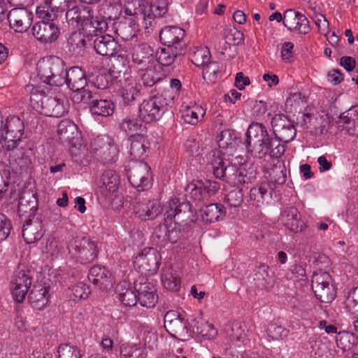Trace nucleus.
<instances>
[{
    "instance_id": "nucleus-49",
    "label": "nucleus",
    "mask_w": 358,
    "mask_h": 358,
    "mask_svg": "<svg viewBox=\"0 0 358 358\" xmlns=\"http://www.w3.org/2000/svg\"><path fill=\"white\" fill-rule=\"evenodd\" d=\"M24 123L17 115H10L6 119L5 124H3L2 130L21 135L24 134Z\"/></svg>"
},
{
    "instance_id": "nucleus-6",
    "label": "nucleus",
    "mask_w": 358,
    "mask_h": 358,
    "mask_svg": "<svg viewBox=\"0 0 358 358\" xmlns=\"http://www.w3.org/2000/svg\"><path fill=\"white\" fill-rule=\"evenodd\" d=\"M80 101L90 106V110L93 115L108 117L114 112L113 103L110 100L101 99L95 89L82 91Z\"/></svg>"
},
{
    "instance_id": "nucleus-23",
    "label": "nucleus",
    "mask_w": 358,
    "mask_h": 358,
    "mask_svg": "<svg viewBox=\"0 0 358 358\" xmlns=\"http://www.w3.org/2000/svg\"><path fill=\"white\" fill-rule=\"evenodd\" d=\"M65 83L69 89L72 91L78 92V94H76L78 99L80 100V94L85 89L87 85V78L85 73L78 66H73L69 69L66 73Z\"/></svg>"
},
{
    "instance_id": "nucleus-39",
    "label": "nucleus",
    "mask_w": 358,
    "mask_h": 358,
    "mask_svg": "<svg viewBox=\"0 0 358 358\" xmlns=\"http://www.w3.org/2000/svg\"><path fill=\"white\" fill-rule=\"evenodd\" d=\"M87 41L85 34L73 31L68 39V46L70 52L76 55H80L86 48Z\"/></svg>"
},
{
    "instance_id": "nucleus-45",
    "label": "nucleus",
    "mask_w": 358,
    "mask_h": 358,
    "mask_svg": "<svg viewBox=\"0 0 358 358\" xmlns=\"http://www.w3.org/2000/svg\"><path fill=\"white\" fill-rule=\"evenodd\" d=\"M139 94V89L135 80L129 79L125 81L122 89V96L125 103L130 104Z\"/></svg>"
},
{
    "instance_id": "nucleus-28",
    "label": "nucleus",
    "mask_w": 358,
    "mask_h": 358,
    "mask_svg": "<svg viewBox=\"0 0 358 358\" xmlns=\"http://www.w3.org/2000/svg\"><path fill=\"white\" fill-rule=\"evenodd\" d=\"M129 154L132 160L143 161L147 156L149 143L143 135H131L130 138Z\"/></svg>"
},
{
    "instance_id": "nucleus-21",
    "label": "nucleus",
    "mask_w": 358,
    "mask_h": 358,
    "mask_svg": "<svg viewBox=\"0 0 358 358\" xmlns=\"http://www.w3.org/2000/svg\"><path fill=\"white\" fill-rule=\"evenodd\" d=\"M88 279L101 290L110 289L114 285L111 272L107 268L100 265H95L90 269Z\"/></svg>"
},
{
    "instance_id": "nucleus-1",
    "label": "nucleus",
    "mask_w": 358,
    "mask_h": 358,
    "mask_svg": "<svg viewBox=\"0 0 358 358\" xmlns=\"http://www.w3.org/2000/svg\"><path fill=\"white\" fill-rule=\"evenodd\" d=\"M274 137L269 135L266 127L259 122H252L246 132L248 152L258 159L269 156L278 159L285 152L280 142L289 143L296 136V130L293 122L282 114H276L271 120Z\"/></svg>"
},
{
    "instance_id": "nucleus-25",
    "label": "nucleus",
    "mask_w": 358,
    "mask_h": 358,
    "mask_svg": "<svg viewBox=\"0 0 358 358\" xmlns=\"http://www.w3.org/2000/svg\"><path fill=\"white\" fill-rule=\"evenodd\" d=\"M131 57L137 70H142L144 67L153 64L152 63V50L146 43L134 46L131 52Z\"/></svg>"
},
{
    "instance_id": "nucleus-51",
    "label": "nucleus",
    "mask_w": 358,
    "mask_h": 358,
    "mask_svg": "<svg viewBox=\"0 0 358 358\" xmlns=\"http://www.w3.org/2000/svg\"><path fill=\"white\" fill-rule=\"evenodd\" d=\"M210 54L206 47L196 48L191 55V61L196 66H203L209 62Z\"/></svg>"
},
{
    "instance_id": "nucleus-40",
    "label": "nucleus",
    "mask_w": 358,
    "mask_h": 358,
    "mask_svg": "<svg viewBox=\"0 0 358 358\" xmlns=\"http://www.w3.org/2000/svg\"><path fill=\"white\" fill-rule=\"evenodd\" d=\"M187 208V203L180 202L179 199L176 197L171 198L165 206V221L176 218V216H178L182 212L185 213Z\"/></svg>"
},
{
    "instance_id": "nucleus-27",
    "label": "nucleus",
    "mask_w": 358,
    "mask_h": 358,
    "mask_svg": "<svg viewBox=\"0 0 358 358\" xmlns=\"http://www.w3.org/2000/svg\"><path fill=\"white\" fill-rule=\"evenodd\" d=\"M281 220L285 227L294 233L301 231L305 227L299 212L294 207L285 208L281 213Z\"/></svg>"
},
{
    "instance_id": "nucleus-29",
    "label": "nucleus",
    "mask_w": 358,
    "mask_h": 358,
    "mask_svg": "<svg viewBox=\"0 0 358 358\" xmlns=\"http://www.w3.org/2000/svg\"><path fill=\"white\" fill-rule=\"evenodd\" d=\"M43 236L42 222L37 218L25 222L22 228V236L27 244L35 243Z\"/></svg>"
},
{
    "instance_id": "nucleus-8",
    "label": "nucleus",
    "mask_w": 358,
    "mask_h": 358,
    "mask_svg": "<svg viewBox=\"0 0 358 358\" xmlns=\"http://www.w3.org/2000/svg\"><path fill=\"white\" fill-rule=\"evenodd\" d=\"M331 275L323 271H315L312 277L311 285L315 296L322 303H329L334 299L336 292L330 285Z\"/></svg>"
},
{
    "instance_id": "nucleus-7",
    "label": "nucleus",
    "mask_w": 358,
    "mask_h": 358,
    "mask_svg": "<svg viewBox=\"0 0 358 358\" xmlns=\"http://www.w3.org/2000/svg\"><path fill=\"white\" fill-rule=\"evenodd\" d=\"M128 180L138 191H144L151 186L150 167L143 161L132 162L127 170Z\"/></svg>"
},
{
    "instance_id": "nucleus-22",
    "label": "nucleus",
    "mask_w": 358,
    "mask_h": 358,
    "mask_svg": "<svg viewBox=\"0 0 358 358\" xmlns=\"http://www.w3.org/2000/svg\"><path fill=\"white\" fill-rule=\"evenodd\" d=\"M283 24L290 31L306 34L310 31L309 22L306 17L292 10H287L283 16Z\"/></svg>"
},
{
    "instance_id": "nucleus-50",
    "label": "nucleus",
    "mask_w": 358,
    "mask_h": 358,
    "mask_svg": "<svg viewBox=\"0 0 358 358\" xmlns=\"http://www.w3.org/2000/svg\"><path fill=\"white\" fill-rule=\"evenodd\" d=\"M69 297L75 301L86 299L90 294V287L83 282H78L69 287Z\"/></svg>"
},
{
    "instance_id": "nucleus-26",
    "label": "nucleus",
    "mask_w": 358,
    "mask_h": 358,
    "mask_svg": "<svg viewBox=\"0 0 358 358\" xmlns=\"http://www.w3.org/2000/svg\"><path fill=\"white\" fill-rule=\"evenodd\" d=\"M32 155V150L29 148L13 150L9 155L10 164L17 171H27L31 166Z\"/></svg>"
},
{
    "instance_id": "nucleus-30",
    "label": "nucleus",
    "mask_w": 358,
    "mask_h": 358,
    "mask_svg": "<svg viewBox=\"0 0 358 358\" xmlns=\"http://www.w3.org/2000/svg\"><path fill=\"white\" fill-rule=\"evenodd\" d=\"M250 201L256 207H260L268 203L271 198V187L268 182H262L250 190Z\"/></svg>"
},
{
    "instance_id": "nucleus-57",
    "label": "nucleus",
    "mask_w": 358,
    "mask_h": 358,
    "mask_svg": "<svg viewBox=\"0 0 358 358\" xmlns=\"http://www.w3.org/2000/svg\"><path fill=\"white\" fill-rule=\"evenodd\" d=\"M120 301L125 306H134L138 301L137 295L131 288H124L118 294Z\"/></svg>"
},
{
    "instance_id": "nucleus-36",
    "label": "nucleus",
    "mask_w": 358,
    "mask_h": 358,
    "mask_svg": "<svg viewBox=\"0 0 358 358\" xmlns=\"http://www.w3.org/2000/svg\"><path fill=\"white\" fill-rule=\"evenodd\" d=\"M340 127L345 129L348 134H353L358 126V108L352 107L343 113L339 118Z\"/></svg>"
},
{
    "instance_id": "nucleus-34",
    "label": "nucleus",
    "mask_w": 358,
    "mask_h": 358,
    "mask_svg": "<svg viewBox=\"0 0 358 358\" xmlns=\"http://www.w3.org/2000/svg\"><path fill=\"white\" fill-rule=\"evenodd\" d=\"M141 77V81L145 87H151L164 79L162 73L152 64L137 70Z\"/></svg>"
},
{
    "instance_id": "nucleus-20",
    "label": "nucleus",
    "mask_w": 358,
    "mask_h": 358,
    "mask_svg": "<svg viewBox=\"0 0 358 358\" xmlns=\"http://www.w3.org/2000/svg\"><path fill=\"white\" fill-rule=\"evenodd\" d=\"M94 36L93 45L95 52L101 56H110L117 53L120 48L115 38L109 34H102L101 31H96L90 34Z\"/></svg>"
},
{
    "instance_id": "nucleus-17",
    "label": "nucleus",
    "mask_w": 358,
    "mask_h": 358,
    "mask_svg": "<svg viewBox=\"0 0 358 358\" xmlns=\"http://www.w3.org/2000/svg\"><path fill=\"white\" fill-rule=\"evenodd\" d=\"M31 31L34 37L38 41L44 43H52L57 40L59 35V29L57 26L47 20L35 23Z\"/></svg>"
},
{
    "instance_id": "nucleus-48",
    "label": "nucleus",
    "mask_w": 358,
    "mask_h": 358,
    "mask_svg": "<svg viewBox=\"0 0 358 358\" xmlns=\"http://www.w3.org/2000/svg\"><path fill=\"white\" fill-rule=\"evenodd\" d=\"M162 282L164 287L170 291H178L180 285L178 275L171 269L163 271Z\"/></svg>"
},
{
    "instance_id": "nucleus-54",
    "label": "nucleus",
    "mask_w": 358,
    "mask_h": 358,
    "mask_svg": "<svg viewBox=\"0 0 358 358\" xmlns=\"http://www.w3.org/2000/svg\"><path fill=\"white\" fill-rule=\"evenodd\" d=\"M232 334L231 335V341L236 347L241 348L246 345L248 343L247 334L244 329L239 325H234L232 328Z\"/></svg>"
},
{
    "instance_id": "nucleus-9",
    "label": "nucleus",
    "mask_w": 358,
    "mask_h": 358,
    "mask_svg": "<svg viewBox=\"0 0 358 358\" xmlns=\"http://www.w3.org/2000/svg\"><path fill=\"white\" fill-rule=\"evenodd\" d=\"M167 103L162 96H155L144 100L138 108V117L142 121L150 123L157 121L164 114Z\"/></svg>"
},
{
    "instance_id": "nucleus-4",
    "label": "nucleus",
    "mask_w": 358,
    "mask_h": 358,
    "mask_svg": "<svg viewBox=\"0 0 358 358\" xmlns=\"http://www.w3.org/2000/svg\"><path fill=\"white\" fill-rule=\"evenodd\" d=\"M68 249L70 257L82 264L92 263L99 254L97 242L87 237L73 238L69 241Z\"/></svg>"
},
{
    "instance_id": "nucleus-37",
    "label": "nucleus",
    "mask_w": 358,
    "mask_h": 358,
    "mask_svg": "<svg viewBox=\"0 0 358 358\" xmlns=\"http://www.w3.org/2000/svg\"><path fill=\"white\" fill-rule=\"evenodd\" d=\"M110 71L113 76L117 77L121 73H124L129 66L127 55L123 52L115 53L110 55Z\"/></svg>"
},
{
    "instance_id": "nucleus-32",
    "label": "nucleus",
    "mask_w": 358,
    "mask_h": 358,
    "mask_svg": "<svg viewBox=\"0 0 358 358\" xmlns=\"http://www.w3.org/2000/svg\"><path fill=\"white\" fill-rule=\"evenodd\" d=\"M37 206V199L34 192L30 189L22 191L19 198L18 212L30 216L34 214Z\"/></svg>"
},
{
    "instance_id": "nucleus-12",
    "label": "nucleus",
    "mask_w": 358,
    "mask_h": 358,
    "mask_svg": "<svg viewBox=\"0 0 358 358\" xmlns=\"http://www.w3.org/2000/svg\"><path fill=\"white\" fill-rule=\"evenodd\" d=\"M160 255L153 248H144L134 261V266L140 272L155 273L159 266Z\"/></svg>"
},
{
    "instance_id": "nucleus-59",
    "label": "nucleus",
    "mask_w": 358,
    "mask_h": 358,
    "mask_svg": "<svg viewBox=\"0 0 358 358\" xmlns=\"http://www.w3.org/2000/svg\"><path fill=\"white\" fill-rule=\"evenodd\" d=\"M139 0H133L128 1L124 7L121 10V13L125 14L128 16H134L135 19L134 21L138 20L140 13H142L141 10L136 8V6H140Z\"/></svg>"
},
{
    "instance_id": "nucleus-10",
    "label": "nucleus",
    "mask_w": 358,
    "mask_h": 358,
    "mask_svg": "<svg viewBox=\"0 0 358 358\" xmlns=\"http://www.w3.org/2000/svg\"><path fill=\"white\" fill-rule=\"evenodd\" d=\"M219 189L220 184L216 181L210 180H197L187 185L185 189V196L194 201H204L214 195Z\"/></svg>"
},
{
    "instance_id": "nucleus-13",
    "label": "nucleus",
    "mask_w": 358,
    "mask_h": 358,
    "mask_svg": "<svg viewBox=\"0 0 358 358\" xmlns=\"http://www.w3.org/2000/svg\"><path fill=\"white\" fill-rule=\"evenodd\" d=\"M185 31L177 26H165L160 30L159 39L165 46L185 51Z\"/></svg>"
},
{
    "instance_id": "nucleus-16",
    "label": "nucleus",
    "mask_w": 358,
    "mask_h": 358,
    "mask_svg": "<svg viewBox=\"0 0 358 358\" xmlns=\"http://www.w3.org/2000/svg\"><path fill=\"white\" fill-rule=\"evenodd\" d=\"M31 285V278L28 271H18L15 272L11 281V289L13 299L21 303L24 299Z\"/></svg>"
},
{
    "instance_id": "nucleus-42",
    "label": "nucleus",
    "mask_w": 358,
    "mask_h": 358,
    "mask_svg": "<svg viewBox=\"0 0 358 358\" xmlns=\"http://www.w3.org/2000/svg\"><path fill=\"white\" fill-rule=\"evenodd\" d=\"M223 214V206L217 203L205 206L201 210V215L203 221L213 222L217 221Z\"/></svg>"
},
{
    "instance_id": "nucleus-5",
    "label": "nucleus",
    "mask_w": 358,
    "mask_h": 358,
    "mask_svg": "<svg viewBox=\"0 0 358 358\" xmlns=\"http://www.w3.org/2000/svg\"><path fill=\"white\" fill-rule=\"evenodd\" d=\"M64 100L41 92H34L30 96L31 107L41 114L50 117H58L65 114L66 110Z\"/></svg>"
},
{
    "instance_id": "nucleus-55",
    "label": "nucleus",
    "mask_w": 358,
    "mask_h": 358,
    "mask_svg": "<svg viewBox=\"0 0 358 358\" xmlns=\"http://www.w3.org/2000/svg\"><path fill=\"white\" fill-rule=\"evenodd\" d=\"M345 308L350 314L358 317V287L348 293L345 301Z\"/></svg>"
},
{
    "instance_id": "nucleus-38",
    "label": "nucleus",
    "mask_w": 358,
    "mask_h": 358,
    "mask_svg": "<svg viewBox=\"0 0 358 358\" xmlns=\"http://www.w3.org/2000/svg\"><path fill=\"white\" fill-rule=\"evenodd\" d=\"M231 175L230 178H227L226 182L234 186L248 184L255 179V175L252 174V172L248 175L245 169L238 168L236 165H234Z\"/></svg>"
},
{
    "instance_id": "nucleus-11",
    "label": "nucleus",
    "mask_w": 358,
    "mask_h": 358,
    "mask_svg": "<svg viewBox=\"0 0 358 358\" xmlns=\"http://www.w3.org/2000/svg\"><path fill=\"white\" fill-rule=\"evenodd\" d=\"M164 323L166 330L173 338L186 341L191 336L187 321L175 310L165 314Z\"/></svg>"
},
{
    "instance_id": "nucleus-15",
    "label": "nucleus",
    "mask_w": 358,
    "mask_h": 358,
    "mask_svg": "<svg viewBox=\"0 0 358 358\" xmlns=\"http://www.w3.org/2000/svg\"><path fill=\"white\" fill-rule=\"evenodd\" d=\"M162 210V207L157 200H136L133 203V213L141 220H154Z\"/></svg>"
},
{
    "instance_id": "nucleus-3",
    "label": "nucleus",
    "mask_w": 358,
    "mask_h": 358,
    "mask_svg": "<svg viewBox=\"0 0 358 358\" xmlns=\"http://www.w3.org/2000/svg\"><path fill=\"white\" fill-rule=\"evenodd\" d=\"M38 75L43 83L59 87L65 83L66 70L62 61L58 57L40 59L36 65Z\"/></svg>"
},
{
    "instance_id": "nucleus-2",
    "label": "nucleus",
    "mask_w": 358,
    "mask_h": 358,
    "mask_svg": "<svg viewBox=\"0 0 358 358\" xmlns=\"http://www.w3.org/2000/svg\"><path fill=\"white\" fill-rule=\"evenodd\" d=\"M66 22L74 28L82 27L85 34L96 31L103 32L108 29V23L102 17H94L93 10L83 5L73 6L66 13Z\"/></svg>"
},
{
    "instance_id": "nucleus-63",
    "label": "nucleus",
    "mask_w": 358,
    "mask_h": 358,
    "mask_svg": "<svg viewBox=\"0 0 358 358\" xmlns=\"http://www.w3.org/2000/svg\"><path fill=\"white\" fill-rule=\"evenodd\" d=\"M185 148L188 153L192 156L197 157L202 155V145L199 141L194 138L188 139L185 143Z\"/></svg>"
},
{
    "instance_id": "nucleus-41",
    "label": "nucleus",
    "mask_w": 358,
    "mask_h": 358,
    "mask_svg": "<svg viewBox=\"0 0 358 358\" xmlns=\"http://www.w3.org/2000/svg\"><path fill=\"white\" fill-rule=\"evenodd\" d=\"M206 114V109L199 105L187 106L183 110L182 117L184 121L188 124L194 125Z\"/></svg>"
},
{
    "instance_id": "nucleus-46",
    "label": "nucleus",
    "mask_w": 358,
    "mask_h": 358,
    "mask_svg": "<svg viewBox=\"0 0 358 358\" xmlns=\"http://www.w3.org/2000/svg\"><path fill=\"white\" fill-rule=\"evenodd\" d=\"M193 331L205 339L210 340L215 338L217 331L212 324L203 320L196 321L193 325Z\"/></svg>"
},
{
    "instance_id": "nucleus-58",
    "label": "nucleus",
    "mask_w": 358,
    "mask_h": 358,
    "mask_svg": "<svg viewBox=\"0 0 358 358\" xmlns=\"http://www.w3.org/2000/svg\"><path fill=\"white\" fill-rule=\"evenodd\" d=\"M10 184V171L4 164H0V199Z\"/></svg>"
},
{
    "instance_id": "nucleus-24",
    "label": "nucleus",
    "mask_w": 358,
    "mask_h": 358,
    "mask_svg": "<svg viewBox=\"0 0 358 358\" xmlns=\"http://www.w3.org/2000/svg\"><path fill=\"white\" fill-rule=\"evenodd\" d=\"M59 139L71 145L72 148H78L80 145V134L76 125L69 120H62L58 125L57 129Z\"/></svg>"
},
{
    "instance_id": "nucleus-19",
    "label": "nucleus",
    "mask_w": 358,
    "mask_h": 358,
    "mask_svg": "<svg viewBox=\"0 0 358 358\" xmlns=\"http://www.w3.org/2000/svg\"><path fill=\"white\" fill-rule=\"evenodd\" d=\"M134 288L138 293V301L142 306L148 308L155 306L158 296L156 289L151 282L142 279L141 282H135Z\"/></svg>"
},
{
    "instance_id": "nucleus-47",
    "label": "nucleus",
    "mask_w": 358,
    "mask_h": 358,
    "mask_svg": "<svg viewBox=\"0 0 358 358\" xmlns=\"http://www.w3.org/2000/svg\"><path fill=\"white\" fill-rule=\"evenodd\" d=\"M158 17L154 13L153 8L145 9L141 13L138 20H142V25L145 33H151L157 25V18Z\"/></svg>"
},
{
    "instance_id": "nucleus-33",
    "label": "nucleus",
    "mask_w": 358,
    "mask_h": 358,
    "mask_svg": "<svg viewBox=\"0 0 358 358\" xmlns=\"http://www.w3.org/2000/svg\"><path fill=\"white\" fill-rule=\"evenodd\" d=\"M185 51L177 50L174 48L166 46L159 48L155 52V57L157 62L164 66L172 65L176 59L184 55Z\"/></svg>"
},
{
    "instance_id": "nucleus-61",
    "label": "nucleus",
    "mask_w": 358,
    "mask_h": 358,
    "mask_svg": "<svg viewBox=\"0 0 358 358\" xmlns=\"http://www.w3.org/2000/svg\"><path fill=\"white\" fill-rule=\"evenodd\" d=\"M268 336L273 340L282 339L287 336V330L281 326L275 324H271L266 330Z\"/></svg>"
},
{
    "instance_id": "nucleus-62",
    "label": "nucleus",
    "mask_w": 358,
    "mask_h": 358,
    "mask_svg": "<svg viewBox=\"0 0 358 358\" xmlns=\"http://www.w3.org/2000/svg\"><path fill=\"white\" fill-rule=\"evenodd\" d=\"M226 42L230 45H238L243 41V34L235 29H229L224 33Z\"/></svg>"
},
{
    "instance_id": "nucleus-44",
    "label": "nucleus",
    "mask_w": 358,
    "mask_h": 358,
    "mask_svg": "<svg viewBox=\"0 0 358 358\" xmlns=\"http://www.w3.org/2000/svg\"><path fill=\"white\" fill-rule=\"evenodd\" d=\"M23 135L21 133L15 134L9 131L2 130L0 143L2 147L8 151H13L21 142Z\"/></svg>"
},
{
    "instance_id": "nucleus-31",
    "label": "nucleus",
    "mask_w": 358,
    "mask_h": 358,
    "mask_svg": "<svg viewBox=\"0 0 358 358\" xmlns=\"http://www.w3.org/2000/svg\"><path fill=\"white\" fill-rule=\"evenodd\" d=\"M49 291V287L41 285L34 286L28 296V300L34 308L42 310L48 305Z\"/></svg>"
},
{
    "instance_id": "nucleus-14",
    "label": "nucleus",
    "mask_w": 358,
    "mask_h": 358,
    "mask_svg": "<svg viewBox=\"0 0 358 358\" xmlns=\"http://www.w3.org/2000/svg\"><path fill=\"white\" fill-rule=\"evenodd\" d=\"M206 159L216 178L225 181H227V178H230L234 165L231 164L229 162L224 161L219 151H210L207 155Z\"/></svg>"
},
{
    "instance_id": "nucleus-43",
    "label": "nucleus",
    "mask_w": 358,
    "mask_h": 358,
    "mask_svg": "<svg viewBox=\"0 0 358 358\" xmlns=\"http://www.w3.org/2000/svg\"><path fill=\"white\" fill-rule=\"evenodd\" d=\"M121 358H146L145 348L138 344H124L120 349Z\"/></svg>"
},
{
    "instance_id": "nucleus-53",
    "label": "nucleus",
    "mask_w": 358,
    "mask_h": 358,
    "mask_svg": "<svg viewBox=\"0 0 358 358\" xmlns=\"http://www.w3.org/2000/svg\"><path fill=\"white\" fill-rule=\"evenodd\" d=\"M120 129L131 136L134 133L142 131L143 124L136 117H127L120 124Z\"/></svg>"
},
{
    "instance_id": "nucleus-35",
    "label": "nucleus",
    "mask_w": 358,
    "mask_h": 358,
    "mask_svg": "<svg viewBox=\"0 0 358 358\" xmlns=\"http://www.w3.org/2000/svg\"><path fill=\"white\" fill-rule=\"evenodd\" d=\"M120 182V176L115 171L108 169L102 173L99 186L102 192H114L118 188Z\"/></svg>"
},
{
    "instance_id": "nucleus-60",
    "label": "nucleus",
    "mask_w": 358,
    "mask_h": 358,
    "mask_svg": "<svg viewBox=\"0 0 358 358\" xmlns=\"http://www.w3.org/2000/svg\"><path fill=\"white\" fill-rule=\"evenodd\" d=\"M11 229L10 220L5 215L0 213V243L8 238Z\"/></svg>"
},
{
    "instance_id": "nucleus-56",
    "label": "nucleus",
    "mask_w": 358,
    "mask_h": 358,
    "mask_svg": "<svg viewBox=\"0 0 358 358\" xmlns=\"http://www.w3.org/2000/svg\"><path fill=\"white\" fill-rule=\"evenodd\" d=\"M59 358H81L80 350L70 344H62L57 349Z\"/></svg>"
},
{
    "instance_id": "nucleus-18",
    "label": "nucleus",
    "mask_w": 358,
    "mask_h": 358,
    "mask_svg": "<svg viewBox=\"0 0 358 358\" xmlns=\"http://www.w3.org/2000/svg\"><path fill=\"white\" fill-rule=\"evenodd\" d=\"M8 20L15 31L23 33L31 26L33 13L25 8H14L9 11Z\"/></svg>"
},
{
    "instance_id": "nucleus-64",
    "label": "nucleus",
    "mask_w": 358,
    "mask_h": 358,
    "mask_svg": "<svg viewBox=\"0 0 358 358\" xmlns=\"http://www.w3.org/2000/svg\"><path fill=\"white\" fill-rule=\"evenodd\" d=\"M220 73V66L217 62H208L207 64L203 66V74L204 77L208 79H215Z\"/></svg>"
},
{
    "instance_id": "nucleus-52",
    "label": "nucleus",
    "mask_w": 358,
    "mask_h": 358,
    "mask_svg": "<svg viewBox=\"0 0 358 358\" xmlns=\"http://www.w3.org/2000/svg\"><path fill=\"white\" fill-rule=\"evenodd\" d=\"M286 169L284 164H276L269 171V178L271 182L281 185L286 181Z\"/></svg>"
}]
</instances>
